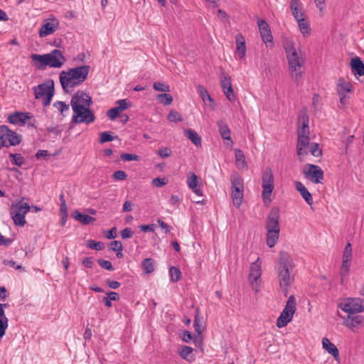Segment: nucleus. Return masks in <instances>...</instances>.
Here are the masks:
<instances>
[{
	"mask_svg": "<svg viewBox=\"0 0 364 364\" xmlns=\"http://www.w3.org/2000/svg\"><path fill=\"white\" fill-rule=\"evenodd\" d=\"M70 104L74 112L72 122L90 124L95 120V116L90 108L92 105V100L87 93L77 91L72 97Z\"/></svg>",
	"mask_w": 364,
	"mask_h": 364,
	"instance_id": "f257e3e1",
	"label": "nucleus"
},
{
	"mask_svg": "<svg viewBox=\"0 0 364 364\" xmlns=\"http://www.w3.org/2000/svg\"><path fill=\"white\" fill-rule=\"evenodd\" d=\"M294 267V264L291 255L285 251H281L275 268L279 287L285 296L288 294V288L294 282V275L291 273Z\"/></svg>",
	"mask_w": 364,
	"mask_h": 364,
	"instance_id": "f03ea898",
	"label": "nucleus"
},
{
	"mask_svg": "<svg viewBox=\"0 0 364 364\" xmlns=\"http://www.w3.org/2000/svg\"><path fill=\"white\" fill-rule=\"evenodd\" d=\"M90 70L89 65H82L62 71L59 80L63 91L70 93L75 87L81 85L87 78Z\"/></svg>",
	"mask_w": 364,
	"mask_h": 364,
	"instance_id": "7ed1b4c3",
	"label": "nucleus"
},
{
	"mask_svg": "<svg viewBox=\"0 0 364 364\" xmlns=\"http://www.w3.org/2000/svg\"><path fill=\"white\" fill-rule=\"evenodd\" d=\"M31 59L34 62L35 67L38 70H44L47 66L54 68H61L66 61L63 53L58 49H54L49 53L40 55L31 54Z\"/></svg>",
	"mask_w": 364,
	"mask_h": 364,
	"instance_id": "20e7f679",
	"label": "nucleus"
},
{
	"mask_svg": "<svg viewBox=\"0 0 364 364\" xmlns=\"http://www.w3.org/2000/svg\"><path fill=\"white\" fill-rule=\"evenodd\" d=\"M33 92L36 99L43 100L42 103L44 107L48 106L55 93L54 81L49 79L44 83L35 86Z\"/></svg>",
	"mask_w": 364,
	"mask_h": 364,
	"instance_id": "39448f33",
	"label": "nucleus"
},
{
	"mask_svg": "<svg viewBox=\"0 0 364 364\" xmlns=\"http://www.w3.org/2000/svg\"><path fill=\"white\" fill-rule=\"evenodd\" d=\"M284 49L287 55L289 71H296V68L301 69L304 66V62L299 58L294 43L292 41L287 40L284 43Z\"/></svg>",
	"mask_w": 364,
	"mask_h": 364,
	"instance_id": "423d86ee",
	"label": "nucleus"
},
{
	"mask_svg": "<svg viewBox=\"0 0 364 364\" xmlns=\"http://www.w3.org/2000/svg\"><path fill=\"white\" fill-rule=\"evenodd\" d=\"M22 141V136L10 129L6 125L0 126V149L16 146Z\"/></svg>",
	"mask_w": 364,
	"mask_h": 364,
	"instance_id": "0eeeda50",
	"label": "nucleus"
},
{
	"mask_svg": "<svg viewBox=\"0 0 364 364\" xmlns=\"http://www.w3.org/2000/svg\"><path fill=\"white\" fill-rule=\"evenodd\" d=\"M231 198L234 205L239 208L242 202L244 183L242 178L237 173L231 176Z\"/></svg>",
	"mask_w": 364,
	"mask_h": 364,
	"instance_id": "6e6552de",
	"label": "nucleus"
},
{
	"mask_svg": "<svg viewBox=\"0 0 364 364\" xmlns=\"http://www.w3.org/2000/svg\"><path fill=\"white\" fill-rule=\"evenodd\" d=\"M295 311L296 299L291 295L289 297L284 309L277 319V326L279 328L286 326L291 321Z\"/></svg>",
	"mask_w": 364,
	"mask_h": 364,
	"instance_id": "1a4fd4ad",
	"label": "nucleus"
},
{
	"mask_svg": "<svg viewBox=\"0 0 364 364\" xmlns=\"http://www.w3.org/2000/svg\"><path fill=\"white\" fill-rule=\"evenodd\" d=\"M338 306L350 314L364 311V299L348 297L343 299Z\"/></svg>",
	"mask_w": 364,
	"mask_h": 364,
	"instance_id": "9d476101",
	"label": "nucleus"
},
{
	"mask_svg": "<svg viewBox=\"0 0 364 364\" xmlns=\"http://www.w3.org/2000/svg\"><path fill=\"white\" fill-rule=\"evenodd\" d=\"M262 187L263 188L262 192V198L265 203L267 200L269 199L274 188V175L270 168H267L262 173Z\"/></svg>",
	"mask_w": 364,
	"mask_h": 364,
	"instance_id": "9b49d317",
	"label": "nucleus"
},
{
	"mask_svg": "<svg viewBox=\"0 0 364 364\" xmlns=\"http://www.w3.org/2000/svg\"><path fill=\"white\" fill-rule=\"evenodd\" d=\"M303 173L306 178L314 183H319L323 179L324 173L322 168L314 164H307L305 165Z\"/></svg>",
	"mask_w": 364,
	"mask_h": 364,
	"instance_id": "f8f14e48",
	"label": "nucleus"
},
{
	"mask_svg": "<svg viewBox=\"0 0 364 364\" xmlns=\"http://www.w3.org/2000/svg\"><path fill=\"white\" fill-rule=\"evenodd\" d=\"M279 208L278 207H273L267 218L266 229L267 230H280L279 228Z\"/></svg>",
	"mask_w": 364,
	"mask_h": 364,
	"instance_id": "ddd939ff",
	"label": "nucleus"
},
{
	"mask_svg": "<svg viewBox=\"0 0 364 364\" xmlns=\"http://www.w3.org/2000/svg\"><path fill=\"white\" fill-rule=\"evenodd\" d=\"M257 26L262 40L264 43H272L273 37L272 35L269 25L263 19L257 20Z\"/></svg>",
	"mask_w": 364,
	"mask_h": 364,
	"instance_id": "4468645a",
	"label": "nucleus"
},
{
	"mask_svg": "<svg viewBox=\"0 0 364 364\" xmlns=\"http://www.w3.org/2000/svg\"><path fill=\"white\" fill-rule=\"evenodd\" d=\"M32 114L30 112H15L9 115L8 122L12 124H19L24 126L27 119H30Z\"/></svg>",
	"mask_w": 364,
	"mask_h": 364,
	"instance_id": "2eb2a0df",
	"label": "nucleus"
},
{
	"mask_svg": "<svg viewBox=\"0 0 364 364\" xmlns=\"http://www.w3.org/2000/svg\"><path fill=\"white\" fill-rule=\"evenodd\" d=\"M220 84L223 91L228 100L231 102H234L235 100V95L232 89L230 77L223 76L220 79Z\"/></svg>",
	"mask_w": 364,
	"mask_h": 364,
	"instance_id": "dca6fc26",
	"label": "nucleus"
},
{
	"mask_svg": "<svg viewBox=\"0 0 364 364\" xmlns=\"http://www.w3.org/2000/svg\"><path fill=\"white\" fill-rule=\"evenodd\" d=\"M343 324L350 328L352 331H355V328H358L364 321V317L356 314H348L346 317H344Z\"/></svg>",
	"mask_w": 364,
	"mask_h": 364,
	"instance_id": "f3484780",
	"label": "nucleus"
},
{
	"mask_svg": "<svg viewBox=\"0 0 364 364\" xmlns=\"http://www.w3.org/2000/svg\"><path fill=\"white\" fill-rule=\"evenodd\" d=\"M309 115L306 111L301 112L298 117L297 134H309Z\"/></svg>",
	"mask_w": 364,
	"mask_h": 364,
	"instance_id": "a211bd4d",
	"label": "nucleus"
},
{
	"mask_svg": "<svg viewBox=\"0 0 364 364\" xmlns=\"http://www.w3.org/2000/svg\"><path fill=\"white\" fill-rule=\"evenodd\" d=\"M261 259L259 257H258L255 262L252 263L250 266L249 279L251 281L252 285H253V282H257V280L261 277Z\"/></svg>",
	"mask_w": 364,
	"mask_h": 364,
	"instance_id": "6ab92c4d",
	"label": "nucleus"
},
{
	"mask_svg": "<svg viewBox=\"0 0 364 364\" xmlns=\"http://www.w3.org/2000/svg\"><path fill=\"white\" fill-rule=\"evenodd\" d=\"M59 26L58 19L53 18V22H47L41 26L39 30V36L43 38L53 33Z\"/></svg>",
	"mask_w": 364,
	"mask_h": 364,
	"instance_id": "aec40b11",
	"label": "nucleus"
},
{
	"mask_svg": "<svg viewBox=\"0 0 364 364\" xmlns=\"http://www.w3.org/2000/svg\"><path fill=\"white\" fill-rule=\"evenodd\" d=\"M198 92L201 97L203 102L208 105L209 107H211L212 109H214L216 103L215 102L214 100L211 97V96L209 95L207 89L201 85H199L198 86Z\"/></svg>",
	"mask_w": 364,
	"mask_h": 364,
	"instance_id": "412c9836",
	"label": "nucleus"
},
{
	"mask_svg": "<svg viewBox=\"0 0 364 364\" xmlns=\"http://www.w3.org/2000/svg\"><path fill=\"white\" fill-rule=\"evenodd\" d=\"M8 304H0V338H1L6 333V330L8 327V318L6 316L4 308H7Z\"/></svg>",
	"mask_w": 364,
	"mask_h": 364,
	"instance_id": "4be33fe9",
	"label": "nucleus"
},
{
	"mask_svg": "<svg viewBox=\"0 0 364 364\" xmlns=\"http://www.w3.org/2000/svg\"><path fill=\"white\" fill-rule=\"evenodd\" d=\"M322 346L323 348L335 358V360H338L339 359L340 357L338 348L331 343L328 338H323Z\"/></svg>",
	"mask_w": 364,
	"mask_h": 364,
	"instance_id": "5701e85b",
	"label": "nucleus"
},
{
	"mask_svg": "<svg viewBox=\"0 0 364 364\" xmlns=\"http://www.w3.org/2000/svg\"><path fill=\"white\" fill-rule=\"evenodd\" d=\"M352 73L355 75L362 76L364 75V63L360 58L356 56L350 60Z\"/></svg>",
	"mask_w": 364,
	"mask_h": 364,
	"instance_id": "b1692460",
	"label": "nucleus"
},
{
	"mask_svg": "<svg viewBox=\"0 0 364 364\" xmlns=\"http://www.w3.org/2000/svg\"><path fill=\"white\" fill-rule=\"evenodd\" d=\"M296 189L300 193L302 198L309 205H312L313 198L311 194L309 193L305 186L300 181L295 183Z\"/></svg>",
	"mask_w": 364,
	"mask_h": 364,
	"instance_id": "393cba45",
	"label": "nucleus"
},
{
	"mask_svg": "<svg viewBox=\"0 0 364 364\" xmlns=\"http://www.w3.org/2000/svg\"><path fill=\"white\" fill-rule=\"evenodd\" d=\"M30 210V205L28 203H23L21 200L12 205L10 212L18 213L25 215Z\"/></svg>",
	"mask_w": 364,
	"mask_h": 364,
	"instance_id": "a878e982",
	"label": "nucleus"
},
{
	"mask_svg": "<svg viewBox=\"0 0 364 364\" xmlns=\"http://www.w3.org/2000/svg\"><path fill=\"white\" fill-rule=\"evenodd\" d=\"M236 42V51L237 52L240 58H243L246 53L245 40L244 36L239 33L235 38Z\"/></svg>",
	"mask_w": 364,
	"mask_h": 364,
	"instance_id": "bb28decb",
	"label": "nucleus"
},
{
	"mask_svg": "<svg viewBox=\"0 0 364 364\" xmlns=\"http://www.w3.org/2000/svg\"><path fill=\"white\" fill-rule=\"evenodd\" d=\"M73 217L75 220L80 221L83 225H89L91 223H93V222H95L96 220V219L95 218L91 217V216H90L88 215H86V214H83V213H80L77 210H75L73 213Z\"/></svg>",
	"mask_w": 364,
	"mask_h": 364,
	"instance_id": "cd10ccee",
	"label": "nucleus"
},
{
	"mask_svg": "<svg viewBox=\"0 0 364 364\" xmlns=\"http://www.w3.org/2000/svg\"><path fill=\"white\" fill-rule=\"evenodd\" d=\"M184 135L196 146H201V137L193 129H184Z\"/></svg>",
	"mask_w": 364,
	"mask_h": 364,
	"instance_id": "c85d7f7f",
	"label": "nucleus"
},
{
	"mask_svg": "<svg viewBox=\"0 0 364 364\" xmlns=\"http://www.w3.org/2000/svg\"><path fill=\"white\" fill-rule=\"evenodd\" d=\"M280 230H267V245L269 247H273L279 240Z\"/></svg>",
	"mask_w": 364,
	"mask_h": 364,
	"instance_id": "c756f323",
	"label": "nucleus"
},
{
	"mask_svg": "<svg viewBox=\"0 0 364 364\" xmlns=\"http://www.w3.org/2000/svg\"><path fill=\"white\" fill-rule=\"evenodd\" d=\"M141 267L144 274H151L155 269V261L152 258H146L141 262Z\"/></svg>",
	"mask_w": 364,
	"mask_h": 364,
	"instance_id": "7c9ffc66",
	"label": "nucleus"
},
{
	"mask_svg": "<svg viewBox=\"0 0 364 364\" xmlns=\"http://www.w3.org/2000/svg\"><path fill=\"white\" fill-rule=\"evenodd\" d=\"M351 259H343L342 261V265L340 270V275H341V284H343L344 279L347 277L348 272H349V267L350 264Z\"/></svg>",
	"mask_w": 364,
	"mask_h": 364,
	"instance_id": "2f4dec72",
	"label": "nucleus"
},
{
	"mask_svg": "<svg viewBox=\"0 0 364 364\" xmlns=\"http://www.w3.org/2000/svg\"><path fill=\"white\" fill-rule=\"evenodd\" d=\"M353 86L350 82L346 81L343 78H340L337 85L338 92H351Z\"/></svg>",
	"mask_w": 364,
	"mask_h": 364,
	"instance_id": "473e14b6",
	"label": "nucleus"
},
{
	"mask_svg": "<svg viewBox=\"0 0 364 364\" xmlns=\"http://www.w3.org/2000/svg\"><path fill=\"white\" fill-rule=\"evenodd\" d=\"M219 132L223 139L231 140L230 130L223 122H218Z\"/></svg>",
	"mask_w": 364,
	"mask_h": 364,
	"instance_id": "72a5a7b5",
	"label": "nucleus"
},
{
	"mask_svg": "<svg viewBox=\"0 0 364 364\" xmlns=\"http://www.w3.org/2000/svg\"><path fill=\"white\" fill-rule=\"evenodd\" d=\"M235 162L237 166L245 168L247 166L245 155L241 149L235 150Z\"/></svg>",
	"mask_w": 364,
	"mask_h": 364,
	"instance_id": "f704fd0d",
	"label": "nucleus"
},
{
	"mask_svg": "<svg viewBox=\"0 0 364 364\" xmlns=\"http://www.w3.org/2000/svg\"><path fill=\"white\" fill-rule=\"evenodd\" d=\"M10 215L16 226L23 227L26 223L24 215L13 212H10Z\"/></svg>",
	"mask_w": 364,
	"mask_h": 364,
	"instance_id": "c9c22d12",
	"label": "nucleus"
},
{
	"mask_svg": "<svg viewBox=\"0 0 364 364\" xmlns=\"http://www.w3.org/2000/svg\"><path fill=\"white\" fill-rule=\"evenodd\" d=\"M298 22V26L299 27L300 31L301 33L305 36H309L310 34V25L309 22L304 18H300Z\"/></svg>",
	"mask_w": 364,
	"mask_h": 364,
	"instance_id": "e433bc0d",
	"label": "nucleus"
},
{
	"mask_svg": "<svg viewBox=\"0 0 364 364\" xmlns=\"http://www.w3.org/2000/svg\"><path fill=\"white\" fill-rule=\"evenodd\" d=\"M9 159L12 164L17 166H21L24 164V158L20 154L11 153L9 155Z\"/></svg>",
	"mask_w": 364,
	"mask_h": 364,
	"instance_id": "4c0bfd02",
	"label": "nucleus"
},
{
	"mask_svg": "<svg viewBox=\"0 0 364 364\" xmlns=\"http://www.w3.org/2000/svg\"><path fill=\"white\" fill-rule=\"evenodd\" d=\"M169 274H170L171 281L173 283L180 280V279L181 277V272L178 267L171 266L169 268Z\"/></svg>",
	"mask_w": 364,
	"mask_h": 364,
	"instance_id": "58836bf2",
	"label": "nucleus"
},
{
	"mask_svg": "<svg viewBox=\"0 0 364 364\" xmlns=\"http://www.w3.org/2000/svg\"><path fill=\"white\" fill-rule=\"evenodd\" d=\"M193 327L198 335H200L204 329L203 326V317H199L198 314H196L195 316Z\"/></svg>",
	"mask_w": 364,
	"mask_h": 364,
	"instance_id": "ea45409f",
	"label": "nucleus"
},
{
	"mask_svg": "<svg viewBox=\"0 0 364 364\" xmlns=\"http://www.w3.org/2000/svg\"><path fill=\"white\" fill-rule=\"evenodd\" d=\"M156 99L164 105H169L173 102L172 96L166 93H161L157 95Z\"/></svg>",
	"mask_w": 364,
	"mask_h": 364,
	"instance_id": "a19ab883",
	"label": "nucleus"
},
{
	"mask_svg": "<svg viewBox=\"0 0 364 364\" xmlns=\"http://www.w3.org/2000/svg\"><path fill=\"white\" fill-rule=\"evenodd\" d=\"M292 80L296 83L297 85L303 83V75L301 69L296 68V71H290Z\"/></svg>",
	"mask_w": 364,
	"mask_h": 364,
	"instance_id": "79ce46f5",
	"label": "nucleus"
},
{
	"mask_svg": "<svg viewBox=\"0 0 364 364\" xmlns=\"http://www.w3.org/2000/svg\"><path fill=\"white\" fill-rule=\"evenodd\" d=\"M100 143L104 144L105 142L112 141L115 139H117V136H112L110 132H103L100 134Z\"/></svg>",
	"mask_w": 364,
	"mask_h": 364,
	"instance_id": "37998d69",
	"label": "nucleus"
},
{
	"mask_svg": "<svg viewBox=\"0 0 364 364\" xmlns=\"http://www.w3.org/2000/svg\"><path fill=\"white\" fill-rule=\"evenodd\" d=\"M167 119L171 122H178L183 120L181 114L175 110H171L167 116Z\"/></svg>",
	"mask_w": 364,
	"mask_h": 364,
	"instance_id": "c03bdc74",
	"label": "nucleus"
},
{
	"mask_svg": "<svg viewBox=\"0 0 364 364\" xmlns=\"http://www.w3.org/2000/svg\"><path fill=\"white\" fill-rule=\"evenodd\" d=\"M87 247L92 250H102L105 248L104 243L102 242H97L92 240L87 241Z\"/></svg>",
	"mask_w": 364,
	"mask_h": 364,
	"instance_id": "a18cd8bd",
	"label": "nucleus"
},
{
	"mask_svg": "<svg viewBox=\"0 0 364 364\" xmlns=\"http://www.w3.org/2000/svg\"><path fill=\"white\" fill-rule=\"evenodd\" d=\"M117 105V107L122 112L132 107V102L127 101L126 99L117 100L115 102Z\"/></svg>",
	"mask_w": 364,
	"mask_h": 364,
	"instance_id": "49530a36",
	"label": "nucleus"
},
{
	"mask_svg": "<svg viewBox=\"0 0 364 364\" xmlns=\"http://www.w3.org/2000/svg\"><path fill=\"white\" fill-rule=\"evenodd\" d=\"M121 159L124 161H139L141 157L135 154L122 153L120 156Z\"/></svg>",
	"mask_w": 364,
	"mask_h": 364,
	"instance_id": "de8ad7c7",
	"label": "nucleus"
},
{
	"mask_svg": "<svg viewBox=\"0 0 364 364\" xmlns=\"http://www.w3.org/2000/svg\"><path fill=\"white\" fill-rule=\"evenodd\" d=\"M153 87L156 91L160 92H169L170 87L168 85L161 82H155L153 85Z\"/></svg>",
	"mask_w": 364,
	"mask_h": 364,
	"instance_id": "09e8293b",
	"label": "nucleus"
},
{
	"mask_svg": "<svg viewBox=\"0 0 364 364\" xmlns=\"http://www.w3.org/2000/svg\"><path fill=\"white\" fill-rule=\"evenodd\" d=\"M309 134L298 135L297 145L306 147L309 144Z\"/></svg>",
	"mask_w": 364,
	"mask_h": 364,
	"instance_id": "8fccbe9b",
	"label": "nucleus"
},
{
	"mask_svg": "<svg viewBox=\"0 0 364 364\" xmlns=\"http://www.w3.org/2000/svg\"><path fill=\"white\" fill-rule=\"evenodd\" d=\"M97 263L102 268H103L106 270H108V271L114 270V268L113 267L111 262H109L108 260H105V259L100 258V259H97Z\"/></svg>",
	"mask_w": 364,
	"mask_h": 364,
	"instance_id": "3c124183",
	"label": "nucleus"
},
{
	"mask_svg": "<svg viewBox=\"0 0 364 364\" xmlns=\"http://www.w3.org/2000/svg\"><path fill=\"white\" fill-rule=\"evenodd\" d=\"M193 350V349L191 347L183 346L179 352V355L182 358L189 360L188 355L191 354Z\"/></svg>",
	"mask_w": 364,
	"mask_h": 364,
	"instance_id": "603ef678",
	"label": "nucleus"
},
{
	"mask_svg": "<svg viewBox=\"0 0 364 364\" xmlns=\"http://www.w3.org/2000/svg\"><path fill=\"white\" fill-rule=\"evenodd\" d=\"M190 173L191 176L187 180L188 187L191 189H196L197 187L198 176L193 172H191Z\"/></svg>",
	"mask_w": 364,
	"mask_h": 364,
	"instance_id": "864d4df0",
	"label": "nucleus"
},
{
	"mask_svg": "<svg viewBox=\"0 0 364 364\" xmlns=\"http://www.w3.org/2000/svg\"><path fill=\"white\" fill-rule=\"evenodd\" d=\"M310 152L311 154L316 157L320 156L322 155V151L319 149L318 144L317 143H312L310 146Z\"/></svg>",
	"mask_w": 364,
	"mask_h": 364,
	"instance_id": "5fc2aeb1",
	"label": "nucleus"
},
{
	"mask_svg": "<svg viewBox=\"0 0 364 364\" xmlns=\"http://www.w3.org/2000/svg\"><path fill=\"white\" fill-rule=\"evenodd\" d=\"M157 154L160 157L165 159L172 155V151L168 147H163L158 150Z\"/></svg>",
	"mask_w": 364,
	"mask_h": 364,
	"instance_id": "6e6d98bb",
	"label": "nucleus"
},
{
	"mask_svg": "<svg viewBox=\"0 0 364 364\" xmlns=\"http://www.w3.org/2000/svg\"><path fill=\"white\" fill-rule=\"evenodd\" d=\"M120 112H121L118 109V108L117 107H114L109 109L107 112V116L111 120H114L119 116Z\"/></svg>",
	"mask_w": 364,
	"mask_h": 364,
	"instance_id": "4d7b16f0",
	"label": "nucleus"
},
{
	"mask_svg": "<svg viewBox=\"0 0 364 364\" xmlns=\"http://www.w3.org/2000/svg\"><path fill=\"white\" fill-rule=\"evenodd\" d=\"M53 106L55 107L61 114H63L65 111H68L69 109V105H67L64 102L58 101L53 104Z\"/></svg>",
	"mask_w": 364,
	"mask_h": 364,
	"instance_id": "13d9d810",
	"label": "nucleus"
},
{
	"mask_svg": "<svg viewBox=\"0 0 364 364\" xmlns=\"http://www.w3.org/2000/svg\"><path fill=\"white\" fill-rule=\"evenodd\" d=\"M352 257V247L350 243H347L343 254V258L351 259Z\"/></svg>",
	"mask_w": 364,
	"mask_h": 364,
	"instance_id": "bf43d9fd",
	"label": "nucleus"
},
{
	"mask_svg": "<svg viewBox=\"0 0 364 364\" xmlns=\"http://www.w3.org/2000/svg\"><path fill=\"white\" fill-rule=\"evenodd\" d=\"M112 176L116 180L123 181L127 178V175L124 171L118 170L113 173Z\"/></svg>",
	"mask_w": 364,
	"mask_h": 364,
	"instance_id": "052dcab7",
	"label": "nucleus"
},
{
	"mask_svg": "<svg viewBox=\"0 0 364 364\" xmlns=\"http://www.w3.org/2000/svg\"><path fill=\"white\" fill-rule=\"evenodd\" d=\"M110 249L112 251H122L123 249L122 242L118 240H114L110 242Z\"/></svg>",
	"mask_w": 364,
	"mask_h": 364,
	"instance_id": "680f3d73",
	"label": "nucleus"
},
{
	"mask_svg": "<svg viewBox=\"0 0 364 364\" xmlns=\"http://www.w3.org/2000/svg\"><path fill=\"white\" fill-rule=\"evenodd\" d=\"M133 231L130 228H126L121 231L122 238L124 240L131 238L133 235Z\"/></svg>",
	"mask_w": 364,
	"mask_h": 364,
	"instance_id": "e2e57ef3",
	"label": "nucleus"
},
{
	"mask_svg": "<svg viewBox=\"0 0 364 364\" xmlns=\"http://www.w3.org/2000/svg\"><path fill=\"white\" fill-rule=\"evenodd\" d=\"M14 238H6L0 233V246H9L14 241Z\"/></svg>",
	"mask_w": 364,
	"mask_h": 364,
	"instance_id": "0e129e2a",
	"label": "nucleus"
},
{
	"mask_svg": "<svg viewBox=\"0 0 364 364\" xmlns=\"http://www.w3.org/2000/svg\"><path fill=\"white\" fill-rule=\"evenodd\" d=\"M291 11L293 16L296 21H299L300 18H304V14L301 11H299V7H293L292 9H291Z\"/></svg>",
	"mask_w": 364,
	"mask_h": 364,
	"instance_id": "69168bd1",
	"label": "nucleus"
},
{
	"mask_svg": "<svg viewBox=\"0 0 364 364\" xmlns=\"http://www.w3.org/2000/svg\"><path fill=\"white\" fill-rule=\"evenodd\" d=\"M155 224L141 225L139 226L140 230L144 232H154Z\"/></svg>",
	"mask_w": 364,
	"mask_h": 364,
	"instance_id": "338daca9",
	"label": "nucleus"
},
{
	"mask_svg": "<svg viewBox=\"0 0 364 364\" xmlns=\"http://www.w3.org/2000/svg\"><path fill=\"white\" fill-rule=\"evenodd\" d=\"M106 284L111 289H117L120 287V283L117 281H113L109 279H107L105 280Z\"/></svg>",
	"mask_w": 364,
	"mask_h": 364,
	"instance_id": "774afa93",
	"label": "nucleus"
}]
</instances>
